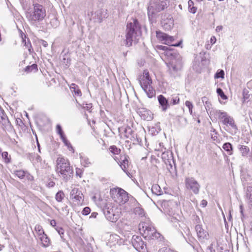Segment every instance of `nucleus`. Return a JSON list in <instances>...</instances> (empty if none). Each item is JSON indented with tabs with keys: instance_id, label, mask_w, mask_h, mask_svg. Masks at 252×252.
<instances>
[{
	"instance_id": "26",
	"label": "nucleus",
	"mask_w": 252,
	"mask_h": 252,
	"mask_svg": "<svg viewBox=\"0 0 252 252\" xmlns=\"http://www.w3.org/2000/svg\"><path fill=\"white\" fill-rule=\"evenodd\" d=\"M64 144L67 147V149L69 152V154H73L74 149L70 143L64 137Z\"/></svg>"
},
{
	"instance_id": "43",
	"label": "nucleus",
	"mask_w": 252,
	"mask_h": 252,
	"mask_svg": "<svg viewBox=\"0 0 252 252\" xmlns=\"http://www.w3.org/2000/svg\"><path fill=\"white\" fill-rule=\"evenodd\" d=\"M83 173V171L82 170V169L78 168L76 169V175L77 176H79L80 178H81L82 177Z\"/></svg>"
},
{
	"instance_id": "44",
	"label": "nucleus",
	"mask_w": 252,
	"mask_h": 252,
	"mask_svg": "<svg viewBox=\"0 0 252 252\" xmlns=\"http://www.w3.org/2000/svg\"><path fill=\"white\" fill-rule=\"evenodd\" d=\"M157 48L158 49L163 50V51L170 50V49H169L168 47L165 46H162V45L157 46Z\"/></svg>"
},
{
	"instance_id": "36",
	"label": "nucleus",
	"mask_w": 252,
	"mask_h": 252,
	"mask_svg": "<svg viewBox=\"0 0 252 252\" xmlns=\"http://www.w3.org/2000/svg\"><path fill=\"white\" fill-rule=\"evenodd\" d=\"M1 156L5 163H8L10 162V158H8V154L7 152H2Z\"/></svg>"
},
{
	"instance_id": "51",
	"label": "nucleus",
	"mask_w": 252,
	"mask_h": 252,
	"mask_svg": "<svg viewBox=\"0 0 252 252\" xmlns=\"http://www.w3.org/2000/svg\"><path fill=\"white\" fill-rule=\"evenodd\" d=\"M36 160L37 161H40L41 160V158L39 156H38L37 157H36Z\"/></svg>"
},
{
	"instance_id": "55",
	"label": "nucleus",
	"mask_w": 252,
	"mask_h": 252,
	"mask_svg": "<svg viewBox=\"0 0 252 252\" xmlns=\"http://www.w3.org/2000/svg\"><path fill=\"white\" fill-rule=\"evenodd\" d=\"M248 98L247 97H245V96H244V101H245V99H246V98Z\"/></svg>"
},
{
	"instance_id": "8",
	"label": "nucleus",
	"mask_w": 252,
	"mask_h": 252,
	"mask_svg": "<svg viewBox=\"0 0 252 252\" xmlns=\"http://www.w3.org/2000/svg\"><path fill=\"white\" fill-rule=\"evenodd\" d=\"M114 159L119 164L122 170L126 173H127L129 167V157L126 155H121L120 159L117 157H113Z\"/></svg>"
},
{
	"instance_id": "47",
	"label": "nucleus",
	"mask_w": 252,
	"mask_h": 252,
	"mask_svg": "<svg viewBox=\"0 0 252 252\" xmlns=\"http://www.w3.org/2000/svg\"><path fill=\"white\" fill-rule=\"evenodd\" d=\"M222 28H223V27L222 26H218L216 27V31L217 32H220V31H221L222 30Z\"/></svg>"
},
{
	"instance_id": "23",
	"label": "nucleus",
	"mask_w": 252,
	"mask_h": 252,
	"mask_svg": "<svg viewBox=\"0 0 252 252\" xmlns=\"http://www.w3.org/2000/svg\"><path fill=\"white\" fill-rule=\"evenodd\" d=\"M50 224L53 226L54 227H55V228L56 229V230H57V231L58 232V233L61 235L62 234H63V229L62 228V227H59L58 225H57V222L56 221V220H51L50 221ZM61 237L62 236H61Z\"/></svg>"
},
{
	"instance_id": "41",
	"label": "nucleus",
	"mask_w": 252,
	"mask_h": 252,
	"mask_svg": "<svg viewBox=\"0 0 252 252\" xmlns=\"http://www.w3.org/2000/svg\"><path fill=\"white\" fill-rule=\"evenodd\" d=\"M171 104L172 105L177 104L180 102V98L178 96H175L172 98Z\"/></svg>"
},
{
	"instance_id": "48",
	"label": "nucleus",
	"mask_w": 252,
	"mask_h": 252,
	"mask_svg": "<svg viewBox=\"0 0 252 252\" xmlns=\"http://www.w3.org/2000/svg\"><path fill=\"white\" fill-rule=\"evenodd\" d=\"M41 44L42 46H43L45 47H46L48 46V43L44 40H41Z\"/></svg>"
},
{
	"instance_id": "9",
	"label": "nucleus",
	"mask_w": 252,
	"mask_h": 252,
	"mask_svg": "<svg viewBox=\"0 0 252 252\" xmlns=\"http://www.w3.org/2000/svg\"><path fill=\"white\" fill-rule=\"evenodd\" d=\"M70 197L76 205H81L84 201L83 195L78 189L74 188L72 189L70 193Z\"/></svg>"
},
{
	"instance_id": "14",
	"label": "nucleus",
	"mask_w": 252,
	"mask_h": 252,
	"mask_svg": "<svg viewBox=\"0 0 252 252\" xmlns=\"http://www.w3.org/2000/svg\"><path fill=\"white\" fill-rule=\"evenodd\" d=\"M108 211L109 214H112L113 215V218L112 221H116L120 217L121 215V208L117 206H112L111 209L108 207Z\"/></svg>"
},
{
	"instance_id": "7",
	"label": "nucleus",
	"mask_w": 252,
	"mask_h": 252,
	"mask_svg": "<svg viewBox=\"0 0 252 252\" xmlns=\"http://www.w3.org/2000/svg\"><path fill=\"white\" fill-rule=\"evenodd\" d=\"M218 119L221 120L222 124L232 128H236L235 121L233 118L228 115L227 113L219 111L217 112Z\"/></svg>"
},
{
	"instance_id": "50",
	"label": "nucleus",
	"mask_w": 252,
	"mask_h": 252,
	"mask_svg": "<svg viewBox=\"0 0 252 252\" xmlns=\"http://www.w3.org/2000/svg\"><path fill=\"white\" fill-rule=\"evenodd\" d=\"M133 22H134V24H132V25L134 26V27L135 26H136V24H138V21H137V19H134L133 20Z\"/></svg>"
},
{
	"instance_id": "37",
	"label": "nucleus",
	"mask_w": 252,
	"mask_h": 252,
	"mask_svg": "<svg viewBox=\"0 0 252 252\" xmlns=\"http://www.w3.org/2000/svg\"><path fill=\"white\" fill-rule=\"evenodd\" d=\"M81 164L85 167H88L91 163L89 158H83L81 159Z\"/></svg>"
},
{
	"instance_id": "33",
	"label": "nucleus",
	"mask_w": 252,
	"mask_h": 252,
	"mask_svg": "<svg viewBox=\"0 0 252 252\" xmlns=\"http://www.w3.org/2000/svg\"><path fill=\"white\" fill-rule=\"evenodd\" d=\"M217 93L223 100H226L227 99V96L224 94L221 89L218 88L217 89Z\"/></svg>"
},
{
	"instance_id": "40",
	"label": "nucleus",
	"mask_w": 252,
	"mask_h": 252,
	"mask_svg": "<svg viewBox=\"0 0 252 252\" xmlns=\"http://www.w3.org/2000/svg\"><path fill=\"white\" fill-rule=\"evenodd\" d=\"M63 194V192L62 191H59L56 195V200L59 201L61 202L62 201L63 199L62 194Z\"/></svg>"
},
{
	"instance_id": "49",
	"label": "nucleus",
	"mask_w": 252,
	"mask_h": 252,
	"mask_svg": "<svg viewBox=\"0 0 252 252\" xmlns=\"http://www.w3.org/2000/svg\"><path fill=\"white\" fill-rule=\"evenodd\" d=\"M55 185V183L53 182H50L48 184V186L49 187H53Z\"/></svg>"
},
{
	"instance_id": "4",
	"label": "nucleus",
	"mask_w": 252,
	"mask_h": 252,
	"mask_svg": "<svg viewBox=\"0 0 252 252\" xmlns=\"http://www.w3.org/2000/svg\"><path fill=\"white\" fill-rule=\"evenodd\" d=\"M138 35L135 31L134 26L132 23H127L126 25V46L130 47L132 46V42L137 43L139 38H137Z\"/></svg>"
},
{
	"instance_id": "30",
	"label": "nucleus",
	"mask_w": 252,
	"mask_h": 252,
	"mask_svg": "<svg viewBox=\"0 0 252 252\" xmlns=\"http://www.w3.org/2000/svg\"><path fill=\"white\" fill-rule=\"evenodd\" d=\"M202 101L203 103L204 104V105H205V107H206V109H207V108L208 109L210 108L212 105H211V101H210L208 97H207V96L202 97Z\"/></svg>"
},
{
	"instance_id": "35",
	"label": "nucleus",
	"mask_w": 252,
	"mask_h": 252,
	"mask_svg": "<svg viewBox=\"0 0 252 252\" xmlns=\"http://www.w3.org/2000/svg\"><path fill=\"white\" fill-rule=\"evenodd\" d=\"M186 106L189 108V112L190 115L192 114V109L193 107V104L191 102L187 100L185 102Z\"/></svg>"
},
{
	"instance_id": "24",
	"label": "nucleus",
	"mask_w": 252,
	"mask_h": 252,
	"mask_svg": "<svg viewBox=\"0 0 252 252\" xmlns=\"http://www.w3.org/2000/svg\"><path fill=\"white\" fill-rule=\"evenodd\" d=\"M109 150L113 155H118L121 152V149L118 148L115 145L110 146L109 148Z\"/></svg>"
},
{
	"instance_id": "3",
	"label": "nucleus",
	"mask_w": 252,
	"mask_h": 252,
	"mask_svg": "<svg viewBox=\"0 0 252 252\" xmlns=\"http://www.w3.org/2000/svg\"><path fill=\"white\" fill-rule=\"evenodd\" d=\"M110 194L114 202L120 206L125 204L129 200L128 193L121 188L111 189Z\"/></svg>"
},
{
	"instance_id": "13",
	"label": "nucleus",
	"mask_w": 252,
	"mask_h": 252,
	"mask_svg": "<svg viewBox=\"0 0 252 252\" xmlns=\"http://www.w3.org/2000/svg\"><path fill=\"white\" fill-rule=\"evenodd\" d=\"M198 239L199 241H203L207 239L208 236V232L205 230L201 225L198 224L195 226Z\"/></svg>"
},
{
	"instance_id": "42",
	"label": "nucleus",
	"mask_w": 252,
	"mask_h": 252,
	"mask_svg": "<svg viewBox=\"0 0 252 252\" xmlns=\"http://www.w3.org/2000/svg\"><path fill=\"white\" fill-rule=\"evenodd\" d=\"M91 212V209L88 207H85L83 210H82V214L83 215H88Z\"/></svg>"
},
{
	"instance_id": "56",
	"label": "nucleus",
	"mask_w": 252,
	"mask_h": 252,
	"mask_svg": "<svg viewBox=\"0 0 252 252\" xmlns=\"http://www.w3.org/2000/svg\"><path fill=\"white\" fill-rule=\"evenodd\" d=\"M90 108H89V106H87V110H89Z\"/></svg>"
},
{
	"instance_id": "34",
	"label": "nucleus",
	"mask_w": 252,
	"mask_h": 252,
	"mask_svg": "<svg viewBox=\"0 0 252 252\" xmlns=\"http://www.w3.org/2000/svg\"><path fill=\"white\" fill-rule=\"evenodd\" d=\"M215 78H221L223 79L224 78V72L223 70H219L215 75Z\"/></svg>"
},
{
	"instance_id": "52",
	"label": "nucleus",
	"mask_w": 252,
	"mask_h": 252,
	"mask_svg": "<svg viewBox=\"0 0 252 252\" xmlns=\"http://www.w3.org/2000/svg\"><path fill=\"white\" fill-rule=\"evenodd\" d=\"M29 180H30L31 181L33 180V177L32 176H31L29 178Z\"/></svg>"
},
{
	"instance_id": "2",
	"label": "nucleus",
	"mask_w": 252,
	"mask_h": 252,
	"mask_svg": "<svg viewBox=\"0 0 252 252\" xmlns=\"http://www.w3.org/2000/svg\"><path fill=\"white\" fill-rule=\"evenodd\" d=\"M169 5L167 0H151L148 7L149 17H152L156 13L163 10Z\"/></svg>"
},
{
	"instance_id": "19",
	"label": "nucleus",
	"mask_w": 252,
	"mask_h": 252,
	"mask_svg": "<svg viewBox=\"0 0 252 252\" xmlns=\"http://www.w3.org/2000/svg\"><path fill=\"white\" fill-rule=\"evenodd\" d=\"M133 131L132 129L130 127L127 126L125 128L122 135L124 138L131 140L133 138Z\"/></svg>"
},
{
	"instance_id": "27",
	"label": "nucleus",
	"mask_w": 252,
	"mask_h": 252,
	"mask_svg": "<svg viewBox=\"0 0 252 252\" xmlns=\"http://www.w3.org/2000/svg\"><path fill=\"white\" fill-rule=\"evenodd\" d=\"M240 151L243 156H246L250 152V149L247 146L242 145L240 148Z\"/></svg>"
},
{
	"instance_id": "21",
	"label": "nucleus",
	"mask_w": 252,
	"mask_h": 252,
	"mask_svg": "<svg viewBox=\"0 0 252 252\" xmlns=\"http://www.w3.org/2000/svg\"><path fill=\"white\" fill-rule=\"evenodd\" d=\"M70 89L71 92L74 93L75 96H81L82 95V92L77 85L71 84L70 86Z\"/></svg>"
},
{
	"instance_id": "6",
	"label": "nucleus",
	"mask_w": 252,
	"mask_h": 252,
	"mask_svg": "<svg viewBox=\"0 0 252 252\" xmlns=\"http://www.w3.org/2000/svg\"><path fill=\"white\" fill-rule=\"evenodd\" d=\"M156 37L159 42H162L163 44L169 46L175 47L179 46L182 42V41L181 40L178 43L172 44L174 40V37L160 31H156Z\"/></svg>"
},
{
	"instance_id": "1",
	"label": "nucleus",
	"mask_w": 252,
	"mask_h": 252,
	"mask_svg": "<svg viewBox=\"0 0 252 252\" xmlns=\"http://www.w3.org/2000/svg\"><path fill=\"white\" fill-rule=\"evenodd\" d=\"M33 10L27 13V18L31 22L42 21L46 16L45 8L38 3L33 4Z\"/></svg>"
},
{
	"instance_id": "25",
	"label": "nucleus",
	"mask_w": 252,
	"mask_h": 252,
	"mask_svg": "<svg viewBox=\"0 0 252 252\" xmlns=\"http://www.w3.org/2000/svg\"><path fill=\"white\" fill-rule=\"evenodd\" d=\"M188 5L189 12L193 14L196 13L197 7L194 6V2L192 0H189Z\"/></svg>"
},
{
	"instance_id": "57",
	"label": "nucleus",
	"mask_w": 252,
	"mask_h": 252,
	"mask_svg": "<svg viewBox=\"0 0 252 252\" xmlns=\"http://www.w3.org/2000/svg\"><path fill=\"white\" fill-rule=\"evenodd\" d=\"M1 148H0V153H1Z\"/></svg>"
},
{
	"instance_id": "22",
	"label": "nucleus",
	"mask_w": 252,
	"mask_h": 252,
	"mask_svg": "<svg viewBox=\"0 0 252 252\" xmlns=\"http://www.w3.org/2000/svg\"><path fill=\"white\" fill-rule=\"evenodd\" d=\"M39 238L41 241L43 247H47L49 246L50 244V240L47 236L44 233L43 234H41V235L39 236Z\"/></svg>"
},
{
	"instance_id": "29",
	"label": "nucleus",
	"mask_w": 252,
	"mask_h": 252,
	"mask_svg": "<svg viewBox=\"0 0 252 252\" xmlns=\"http://www.w3.org/2000/svg\"><path fill=\"white\" fill-rule=\"evenodd\" d=\"M37 69V65L35 63H33L32 65L27 66L25 68V71L28 72L32 71L35 72Z\"/></svg>"
},
{
	"instance_id": "16",
	"label": "nucleus",
	"mask_w": 252,
	"mask_h": 252,
	"mask_svg": "<svg viewBox=\"0 0 252 252\" xmlns=\"http://www.w3.org/2000/svg\"><path fill=\"white\" fill-rule=\"evenodd\" d=\"M142 89L146 93L148 96L149 98H152L156 95V92L152 86V84H148L144 85L142 87Z\"/></svg>"
},
{
	"instance_id": "54",
	"label": "nucleus",
	"mask_w": 252,
	"mask_h": 252,
	"mask_svg": "<svg viewBox=\"0 0 252 252\" xmlns=\"http://www.w3.org/2000/svg\"><path fill=\"white\" fill-rule=\"evenodd\" d=\"M37 145H38V150L40 152V150L39 144L38 142H37Z\"/></svg>"
},
{
	"instance_id": "53",
	"label": "nucleus",
	"mask_w": 252,
	"mask_h": 252,
	"mask_svg": "<svg viewBox=\"0 0 252 252\" xmlns=\"http://www.w3.org/2000/svg\"><path fill=\"white\" fill-rule=\"evenodd\" d=\"M156 187H157V186H153V187H152V190L153 191V190H154V189L155 188H156Z\"/></svg>"
},
{
	"instance_id": "15",
	"label": "nucleus",
	"mask_w": 252,
	"mask_h": 252,
	"mask_svg": "<svg viewBox=\"0 0 252 252\" xmlns=\"http://www.w3.org/2000/svg\"><path fill=\"white\" fill-rule=\"evenodd\" d=\"M73 171L72 168L70 166L69 163L64 162V179H69L73 176Z\"/></svg>"
},
{
	"instance_id": "5",
	"label": "nucleus",
	"mask_w": 252,
	"mask_h": 252,
	"mask_svg": "<svg viewBox=\"0 0 252 252\" xmlns=\"http://www.w3.org/2000/svg\"><path fill=\"white\" fill-rule=\"evenodd\" d=\"M139 229L145 238L153 239L154 235L156 234V230L154 227L150 223L142 222L139 224Z\"/></svg>"
},
{
	"instance_id": "18",
	"label": "nucleus",
	"mask_w": 252,
	"mask_h": 252,
	"mask_svg": "<svg viewBox=\"0 0 252 252\" xmlns=\"http://www.w3.org/2000/svg\"><path fill=\"white\" fill-rule=\"evenodd\" d=\"M158 100L159 104L161 105L162 110L165 111L168 107V102L167 99L162 95L158 96Z\"/></svg>"
},
{
	"instance_id": "45",
	"label": "nucleus",
	"mask_w": 252,
	"mask_h": 252,
	"mask_svg": "<svg viewBox=\"0 0 252 252\" xmlns=\"http://www.w3.org/2000/svg\"><path fill=\"white\" fill-rule=\"evenodd\" d=\"M207 201L206 200H202L201 202V205L202 207H205L207 205Z\"/></svg>"
},
{
	"instance_id": "39",
	"label": "nucleus",
	"mask_w": 252,
	"mask_h": 252,
	"mask_svg": "<svg viewBox=\"0 0 252 252\" xmlns=\"http://www.w3.org/2000/svg\"><path fill=\"white\" fill-rule=\"evenodd\" d=\"M35 230L36 231H38L39 236L41 235V234H43L44 232L43 230L42 229V227L39 225H36L35 226Z\"/></svg>"
},
{
	"instance_id": "20",
	"label": "nucleus",
	"mask_w": 252,
	"mask_h": 252,
	"mask_svg": "<svg viewBox=\"0 0 252 252\" xmlns=\"http://www.w3.org/2000/svg\"><path fill=\"white\" fill-rule=\"evenodd\" d=\"M56 165V171L58 173H60L61 175L63 174V161L62 158H58L57 160Z\"/></svg>"
},
{
	"instance_id": "32",
	"label": "nucleus",
	"mask_w": 252,
	"mask_h": 252,
	"mask_svg": "<svg viewBox=\"0 0 252 252\" xmlns=\"http://www.w3.org/2000/svg\"><path fill=\"white\" fill-rule=\"evenodd\" d=\"M14 174L20 179H23L25 176V171L22 170L14 171Z\"/></svg>"
},
{
	"instance_id": "12",
	"label": "nucleus",
	"mask_w": 252,
	"mask_h": 252,
	"mask_svg": "<svg viewBox=\"0 0 252 252\" xmlns=\"http://www.w3.org/2000/svg\"><path fill=\"white\" fill-rule=\"evenodd\" d=\"M186 185L188 188L191 189L193 192L197 194L199 190V185L196 181L191 178H188L186 180Z\"/></svg>"
},
{
	"instance_id": "17",
	"label": "nucleus",
	"mask_w": 252,
	"mask_h": 252,
	"mask_svg": "<svg viewBox=\"0 0 252 252\" xmlns=\"http://www.w3.org/2000/svg\"><path fill=\"white\" fill-rule=\"evenodd\" d=\"M0 122L5 126H10V123L3 110L0 107Z\"/></svg>"
},
{
	"instance_id": "11",
	"label": "nucleus",
	"mask_w": 252,
	"mask_h": 252,
	"mask_svg": "<svg viewBox=\"0 0 252 252\" xmlns=\"http://www.w3.org/2000/svg\"><path fill=\"white\" fill-rule=\"evenodd\" d=\"M139 80L141 87L152 84V80L147 70H144L143 71V74L139 76Z\"/></svg>"
},
{
	"instance_id": "31",
	"label": "nucleus",
	"mask_w": 252,
	"mask_h": 252,
	"mask_svg": "<svg viewBox=\"0 0 252 252\" xmlns=\"http://www.w3.org/2000/svg\"><path fill=\"white\" fill-rule=\"evenodd\" d=\"M23 36H24V37L26 38V35L22 33L21 34V37L22 38V41L23 43H25V46H26L30 52H31V50L30 48L32 47L31 44L30 42H29V40H28V42H27L26 41L25 38H24Z\"/></svg>"
},
{
	"instance_id": "46",
	"label": "nucleus",
	"mask_w": 252,
	"mask_h": 252,
	"mask_svg": "<svg viewBox=\"0 0 252 252\" xmlns=\"http://www.w3.org/2000/svg\"><path fill=\"white\" fill-rule=\"evenodd\" d=\"M216 38L215 36H213L211 37V39H210V42L212 44H214L216 43Z\"/></svg>"
},
{
	"instance_id": "10",
	"label": "nucleus",
	"mask_w": 252,
	"mask_h": 252,
	"mask_svg": "<svg viewBox=\"0 0 252 252\" xmlns=\"http://www.w3.org/2000/svg\"><path fill=\"white\" fill-rule=\"evenodd\" d=\"M132 243L133 246L137 251H141L144 250L146 247L144 241L142 240L141 237L134 235L132 237Z\"/></svg>"
},
{
	"instance_id": "38",
	"label": "nucleus",
	"mask_w": 252,
	"mask_h": 252,
	"mask_svg": "<svg viewBox=\"0 0 252 252\" xmlns=\"http://www.w3.org/2000/svg\"><path fill=\"white\" fill-rule=\"evenodd\" d=\"M57 132L60 134L61 139L63 141V133L62 132V128L60 125H58L56 127Z\"/></svg>"
},
{
	"instance_id": "28",
	"label": "nucleus",
	"mask_w": 252,
	"mask_h": 252,
	"mask_svg": "<svg viewBox=\"0 0 252 252\" xmlns=\"http://www.w3.org/2000/svg\"><path fill=\"white\" fill-rule=\"evenodd\" d=\"M222 148L228 152L229 155L232 154V146L230 143H225L223 145Z\"/></svg>"
}]
</instances>
